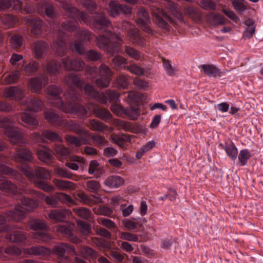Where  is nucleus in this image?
Listing matches in <instances>:
<instances>
[{"label": "nucleus", "mask_w": 263, "mask_h": 263, "mask_svg": "<svg viewBox=\"0 0 263 263\" xmlns=\"http://www.w3.org/2000/svg\"><path fill=\"white\" fill-rule=\"evenodd\" d=\"M199 68L209 77L216 78L220 76V70L213 65L203 64L199 66Z\"/></svg>", "instance_id": "nucleus-24"}, {"label": "nucleus", "mask_w": 263, "mask_h": 263, "mask_svg": "<svg viewBox=\"0 0 263 263\" xmlns=\"http://www.w3.org/2000/svg\"><path fill=\"white\" fill-rule=\"evenodd\" d=\"M119 238L127 241L133 242H137L139 240L138 235L125 232H120L119 234Z\"/></svg>", "instance_id": "nucleus-54"}, {"label": "nucleus", "mask_w": 263, "mask_h": 263, "mask_svg": "<svg viewBox=\"0 0 263 263\" xmlns=\"http://www.w3.org/2000/svg\"><path fill=\"white\" fill-rule=\"evenodd\" d=\"M65 127L69 131L76 133L78 135L85 134L88 135V131L82 128L78 123L70 120L65 124Z\"/></svg>", "instance_id": "nucleus-31"}, {"label": "nucleus", "mask_w": 263, "mask_h": 263, "mask_svg": "<svg viewBox=\"0 0 263 263\" xmlns=\"http://www.w3.org/2000/svg\"><path fill=\"white\" fill-rule=\"evenodd\" d=\"M39 66V63L35 61H31L27 64L25 62L22 66L21 71L24 72L26 75H31L37 70Z\"/></svg>", "instance_id": "nucleus-37"}, {"label": "nucleus", "mask_w": 263, "mask_h": 263, "mask_svg": "<svg viewBox=\"0 0 263 263\" xmlns=\"http://www.w3.org/2000/svg\"><path fill=\"white\" fill-rule=\"evenodd\" d=\"M44 138L51 141H58L62 142V138L59 134L54 132L50 130H45L43 133L42 135H40L37 133H34L32 135V138L37 142H44Z\"/></svg>", "instance_id": "nucleus-17"}, {"label": "nucleus", "mask_w": 263, "mask_h": 263, "mask_svg": "<svg viewBox=\"0 0 263 263\" xmlns=\"http://www.w3.org/2000/svg\"><path fill=\"white\" fill-rule=\"evenodd\" d=\"M37 155L40 160L47 164H50L53 158L52 151L45 146H40L37 148Z\"/></svg>", "instance_id": "nucleus-21"}, {"label": "nucleus", "mask_w": 263, "mask_h": 263, "mask_svg": "<svg viewBox=\"0 0 263 263\" xmlns=\"http://www.w3.org/2000/svg\"><path fill=\"white\" fill-rule=\"evenodd\" d=\"M15 122L8 117L0 120V128L4 129V132L10 141L20 146H24L27 143L23 137L22 132L14 126Z\"/></svg>", "instance_id": "nucleus-6"}, {"label": "nucleus", "mask_w": 263, "mask_h": 263, "mask_svg": "<svg viewBox=\"0 0 263 263\" xmlns=\"http://www.w3.org/2000/svg\"><path fill=\"white\" fill-rule=\"evenodd\" d=\"M124 50L128 55L136 60H139L141 57L140 53L132 47L125 46Z\"/></svg>", "instance_id": "nucleus-63"}, {"label": "nucleus", "mask_w": 263, "mask_h": 263, "mask_svg": "<svg viewBox=\"0 0 263 263\" xmlns=\"http://www.w3.org/2000/svg\"><path fill=\"white\" fill-rule=\"evenodd\" d=\"M64 36H60L56 43H53L52 49L60 56H63L66 52V44Z\"/></svg>", "instance_id": "nucleus-34"}, {"label": "nucleus", "mask_w": 263, "mask_h": 263, "mask_svg": "<svg viewBox=\"0 0 263 263\" xmlns=\"http://www.w3.org/2000/svg\"><path fill=\"white\" fill-rule=\"evenodd\" d=\"M165 7L172 14L180 21L183 20L182 13L180 7L170 0H166Z\"/></svg>", "instance_id": "nucleus-32"}, {"label": "nucleus", "mask_w": 263, "mask_h": 263, "mask_svg": "<svg viewBox=\"0 0 263 263\" xmlns=\"http://www.w3.org/2000/svg\"><path fill=\"white\" fill-rule=\"evenodd\" d=\"M12 7L13 9L21 11L22 3L19 0H0V10H4Z\"/></svg>", "instance_id": "nucleus-28"}, {"label": "nucleus", "mask_w": 263, "mask_h": 263, "mask_svg": "<svg viewBox=\"0 0 263 263\" xmlns=\"http://www.w3.org/2000/svg\"><path fill=\"white\" fill-rule=\"evenodd\" d=\"M127 39L135 45L145 46L146 45L145 39L141 36L137 28H130L127 33Z\"/></svg>", "instance_id": "nucleus-18"}, {"label": "nucleus", "mask_w": 263, "mask_h": 263, "mask_svg": "<svg viewBox=\"0 0 263 263\" xmlns=\"http://www.w3.org/2000/svg\"><path fill=\"white\" fill-rule=\"evenodd\" d=\"M48 81V78L43 75H41L39 77L31 78L29 80L28 88L33 92H40L43 86L47 84Z\"/></svg>", "instance_id": "nucleus-16"}, {"label": "nucleus", "mask_w": 263, "mask_h": 263, "mask_svg": "<svg viewBox=\"0 0 263 263\" xmlns=\"http://www.w3.org/2000/svg\"><path fill=\"white\" fill-rule=\"evenodd\" d=\"M61 67V65L60 63L51 61L48 62L46 70L50 74H55L60 71Z\"/></svg>", "instance_id": "nucleus-49"}, {"label": "nucleus", "mask_w": 263, "mask_h": 263, "mask_svg": "<svg viewBox=\"0 0 263 263\" xmlns=\"http://www.w3.org/2000/svg\"><path fill=\"white\" fill-rule=\"evenodd\" d=\"M184 13L185 15L196 21H200L201 17V13L198 9L187 7Z\"/></svg>", "instance_id": "nucleus-47"}, {"label": "nucleus", "mask_w": 263, "mask_h": 263, "mask_svg": "<svg viewBox=\"0 0 263 263\" xmlns=\"http://www.w3.org/2000/svg\"><path fill=\"white\" fill-rule=\"evenodd\" d=\"M133 136L125 134H117L111 135L110 140L113 141L119 147L125 148V142H132L133 141Z\"/></svg>", "instance_id": "nucleus-26"}, {"label": "nucleus", "mask_w": 263, "mask_h": 263, "mask_svg": "<svg viewBox=\"0 0 263 263\" xmlns=\"http://www.w3.org/2000/svg\"><path fill=\"white\" fill-rule=\"evenodd\" d=\"M12 157V159L17 162L23 163L26 161L31 162L32 160L31 153L26 149H18Z\"/></svg>", "instance_id": "nucleus-22"}, {"label": "nucleus", "mask_w": 263, "mask_h": 263, "mask_svg": "<svg viewBox=\"0 0 263 263\" xmlns=\"http://www.w3.org/2000/svg\"><path fill=\"white\" fill-rule=\"evenodd\" d=\"M234 9L239 12H243L247 9L248 6L243 2L244 0H230Z\"/></svg>", "instance_id": "nucleus-61"}, {"label": "nucleus", "mask_w": 263, "mask_h": 263, "mask_svg": "<svg viewBox=\"0 0 263 263\" xmlns=\"http://www.w3.org/2000/svg\"><path fill=\"white\" fill-rule=\"evenodd\" d=\"M208 23L211 25L218 26L225 24L223 18L219 14L215 13H210L206 15Z\"/></svg>", "instance_id": "nucleus-39"}, {"label": "nucleus", "mask_w": 263, "mask_h": 263, "mask_svg": "<svg viewBox=\"0 0 263 263\" xmlns=\"http://www.w3.org/2000/svg\"><path fill=\"white\" fill-rule=\"evenodd\" d=\"M57 156L60 161L67 159L69 156V149L60 144H55L54 147Z\"/></svg>", "instance_id": "nucleus-38"}, {"label": "nucleus", "mask_w": 263, "mask_h": 263, "mask_svg": "<svg viewBox=\"0 0 263 263\" xmlns=\"http://www.w3.org/2000/svg\"><path fill=\"white\" fill-rule=\"evenodd\" d=\"M110 15L115 17L120 12V4L117 2L112 1L109 4Z\"/></svg>", "instance_id": "nucleus-60"}, {"label": "nucleus", "mask_w": 263, "mask_h": 263, "mask_svg": "<svg viewBox=\"0 0 263 263\" xmlns=\"http://www.w3.org/2000/svg\"><path fill=\"white\" fill-rule=\"evenodd\" d=\"M99 72L100 78L96 81L97 86L99 88L107 87L109 85L112 72L109 68L105 65L102 64L98 70L96 67H89L87 68L86 73L90 76V78L93 79L96 78V73Z\"/></svg>", "instance_id": "nucleus-8"}, {"label": "nucleus", "mask_w": 263, "mask_h": 263, "mask_svg": "<svg viewBox=\"0 0 263 263\" xmlns=\"http://www.w3.org/2000/svg\"><path fill=\"white\" fill-rule=\"evenodd\" d=\"M124 69H127L132 73L137 76H142L144 73V69L137 64H132L128 66H124Z\"/></svg>", "instance_id": "nucleus-52"}, {"label": "nucleus", "mask_w": 263, "mask_h": 263, "mask_svg": "<svg viewBox=\"0 0 263 263\" xmlns=\"http://www.w3.org/2000/svg\"><path fill=\"white\" fill-rule=\"evenodd\" d=\"M73 228V224L66 222L63 224L58 226L57 231L63 236L68 238L72 242L77 243L80 241V239L73 235L72 231Z\"/></svg>", "instance_id": "nucleus-14"}, {"label": "nucleus", "mask_w": 263, "mask_h": 263, "mask_svg": "<svg viewBox=\"0 0 263 263\" xmlns=\"http://www.w3.org/2000/svg\"><path fill=\"white\" fill-rule=\"evenodd\" d=\"M138 18L136 21L137 25L148 34H153V31L149 26L150 18L148 13L143 8H140L137 12Z\"/></svg>", "instance_id": "nucleus-12"}, {"label": "nucleus", "mask_w": 263, "mask_h": 263, "mask_svg": "<svg viewBox=\"0 0 263 263\" xmlns=\"http://www.w3.org/2000/svg\"><path fill=\"white\" fill-rule=\"evenodd\" d=\"M2 23L8 27L13 26L18 22V19L12 15L6 14L1 18Z\"/></svg>", "instance_id": "nucleus-46"}, {"label": "nucleus", "mask_w": 263, "mask_h": 263, "mask_svg": "<svg viewBox=\"0 0 263 263\" xmlns=\"http://www.w3.org/2000/svg\"><path fill=\"white\" fill-rule=\"evenodd\" d=\"M19 168L22 171L25 176L31 181H37L38 178L44 179H50L51 173L48 170L43 167H39L34 170V172L27 165L19 166Z\"/></svg>", "instance_id": "nucleus-10"}, {"label": "nucleus", "mask_w": 263, "mask_h": 263, "mask_svg": "<svg viewBox=\"0 0 263 263\" xmlns=\"http://www.w3.org/2000/svg\"><path fill=\"white\" fill-rule=\"evenodd\" d=\"M115 84L118 87L126 88L129 85L128 78L125 75H120L115 80Z\"/></svg>", "instance_id": "nucleus-57"}, {"label": "nucleus", "mask_w": 263, "mask_h": 263, "mask_svg": "<svg viewBox=\"0 0 263 263\" xmlns=\"http://www.w3.org/2000/svg\"><path fill=\"white\" fill-rule=\"evenodd\" d=\"M224 149L225 150L227 155L232 160H235L238 155V149L234 143L230 142L226 143Z\"/></svg>", "instance_id": "nucleus-42"}, {"label": "nucleus", "mask_w": 263, "mask_h": 263, "mask_svg": "<svg viewBox=\"0 0 263 263\" xmlns=\"http://www.w3.org/2000/svg\"><path fill=\"white\" fill-rule=\"evenodd\" d=\"M124 114L128 116L132 120H136L140 115V111L138 107L131 106L129 109H125Z\"/></svg>", "instance_id": "nucleus-62"}, {"label": "nucleus", "mask_w": 263, "mask_h": 263, "mask_svg": "<svg viewBox=\"0 0 263 263\" xmlns=\"http://www.w3.org/2000/svg\"><path fill=\"white\" fill-rule=\"evenodd\" d=\"M153 20L160 28L169 31L170 26L174 23V21L169 17L162 9L153 6L151 8Z\"/></svg>", "instance_id": "nucleus-9"}, {"label": "nucleus", "mask_w": 263, "mask_h": 263, "mask_svg": "<svg viewBox=\"0 0 263 263\" xmlns=\"http://www.w3.org/2000/svg\"><path fill=\"white\" fill-rule=\"evenodd\" d=\"M61 6L65 9L68 16L69 20L66 24L62 26V30L68 31H76L78 41L73 45V49L80 54L84 53V48L82 41H90L93 35L87 30L78 31V20L83 21L87 25H92V26L99 30L103 29L104 34L96 37L97 46L105 51L113 54L121 52V47L123 43L122 39L117 34L112 33L110 31H108L104 28L108 27L110 25V21L103 14H98V18L93 19L91 22L89 20L87 15L78 11L75 7H72L69 0L61 2Z\"/></svg>", "instance_id": "nucleus-1"}, {"label": "nucleus", "mask_w": 263, "mask_h": 263, "mask_svg": "<svg viewBox=\"0 0 263 263\" xmlns=\"http://www.w3.org/2000/svg\"><path fill=\"white\" fill-rule=\"evenodd\" d=\"M84 91L90 98L95 99L101 103L106 104L108 102H112L110 107L111 110L117 116L125 114V109L118 104L120 94L115 90H108L105 93H99L95 88L91 85L87 84L84 86Z\"/></svg>", "instance_id": "nucleus-4"}, {"label": "nucleus", "mask_w": 263, "mask_h": 263, "mask_svg": "<svg viewBox=\"0 0 263 263\" xmlns=\"http://www.w3.org/2000/svg\"><path fill=\"white\" fill-rule=\"evenodd\" d=\"M80 137H76L71 135H68L65 137V140L68 145H74L77 147L81 146L82 145L88 143V140L89 139L90 134L88 132V135L82 134L79 135Z\"/></svg>", "instance_id": "nucleus-20"}, {"label": "nucleus", "mask_w": 263, "mask_h": 263, "mask_svg": "<svg viewBox=\"0 0 263 263\" xmlns=\"http://www.w3.org/2000/svg\"><path fill=\"white\" fill-rule=\"evenodd\" d=\"M26 24L32 25V33L38 35L41 33L42 29V22L39 18H27Z\"/></svg>", "instance_id": "nucleus-35"}, {"label": "nucleus", "mask_w": 263, "mask_h": 263, "mask_svg": "<svg viewBox=\"0 0 263 263\" xmlns=\"http://www.w3.org/2000/svg\"><path fill=\"white\" fill-rule=\"evenodd\" d=\"M3 96L10 100H22L25 96V91L17 86H10L4 89Z\"/></svg>", "instance_id": "nucleus-15"}, {"label": "nucleus", "mask_w": 263, "mask_h": 263, "mask_svg": "<svg viewBox=\"0 0 263 263\" xmlns=\"http://www.w3.org/2000/svg\"><path fill=\"white\" fill-rule=\"evenodd\" d=\"M32 236L34 239L37 240V242H48L51 238L48 233L40 232L33 233Z\"/></svg>", "instance_id": "nucleus-55"}, {"label": "nucleus", "mask_w": 263, "mask_h": 263, "mask_svg": "<svg viewBox=\"0 0 263 263\" xmlns=\"http://www.w3.org/2000/svg\"><path fill=\"white\" fill-rule=\"evenodd\" d=\"M162 61L163 68L166 73L168 76H173L177 73L178 70L175 67L172 65L171 61L164 58L162 59Z\"/></svg>", "instance_id": "nucleus-45"}, {"label": "nucleus", "mask_w": 263, "mask_h": 263, "mask_svg": "<svg viewBox=\"0 0 263 263\" xmlns=\"http://www.w3.org/2000/svg\"><path fill=\"white\" fill-rule=\"evenodd\" d=\"M91 128L95 131L102 132L104 130H107L109 133H111L114 129L111 127L105 125L102 122L96 120H91L90 122Z\"/></svg>", "instance_id": "nucleus-43"}, {"label": "nucleus", "mask_w": 263, "mask_h": 263, "mask_svg": "<svg viewBox=\"0 0 263 263\" xmlns=\"http://www.w3.org/2000/svg\"><path fill=\"white\" fill-rule=\"evenodd\" d=\"M251 156V153L248 149H244L241 150L238 155L239 165L240 166L245 165Z\"/></svg>", "instance_id": "nucleus-48"}, {"label": "nucleus", "mask_w": 263, "mask_h": 263, "mask_svg": "<svg viewBox=\"0 0 263 263\" xmlns=\"http://www.w3.org/2000/svg\"><path fill=\"white\" fill-rule=\"evenodd\" d=\"M86 186L88 191L94 193H97L101 187L99 182L95 180L87 181Z\"/></svg>", "instance_id": "nucleus-59"}, {"label": "nucleus", "mask_w": 263, "mask_h": 263, "mask_svg": "<svg viewBox=\"0 0 263 263\" xmlns=\"http://www.w3.org/2000/svg\"><path fill=\"white\" fill-rule=\"evenodd\" d=\"M8 160L7 157L0 155V174L1 175H11L18 182L22 183H25V179L19 173L4 165V163H7Z\"/></svg>", "instance_id": "nucleus-13"}, {"label": "nucleus", "mask_w": 263, "mask_h": 263, "mask_svg": "<svg viewBox=\"0 0 263 263\" xmlns=\"http://www.w3.org/2000/svg\"><path fill=\"white\" fill-rule=\"evenodd\" d=\"M55 174L59 177L71 179L72 178V174L66 168L61 167H56L54 170Z\"/></svg>", "instance_id": "nucleus-56"}, {"label": "nucleus", "mask_w": 263, "mask_h": 263, "mask_svg": "<svg viewBox=\"0 0 263 263\" xmlns=\"http://www.w3.org/2000/svg\"><path fill=\"white\" fill-rule=\"evenodd\" d=\"M10 63L14 67H18L20 64L25 63L22 55L17 53H13L10 59Z\"/></svg>", "instance_id": "nucleus-51"}, {"label": "nucleus", "mask_w": 263, "mask_h": 263, "mask_svg": "<svg viewBox=\"0 0 263 263\" xmlns=\"http://www.w3.org/2000/svg\"><path fill=\"white\" fill-rule=\"evenodd\" d=\"M58 200L65 204H70L73 202V199L68 195L64 193H57Z\"/></svg>", "instance_id": "nucleus-64"}, {"label": "nucleus", "mask_w": 263, "mask_h": 263, "mask_svg": "<svg viewBox=\"0 0 263 263\" xmlns=\"http://www.w3.org/2000/svg\"><path fill=\"white\" fill-rule=\"evenodd\" d=\"M114 125L120 129H123L125 131H134L136 133H141L142 130L141 127L138 125H135V130L130 123L120 120H115L114 121Z\"/></svg>", "instance_id": "nucleus-30"}, {"label": "nucleus", "mask_w": 263, "mask_h": 263, "mask_svg": "<svg viewBox=\"0 0 263 263\" xmlns=\"http://www.w3.org/2000/svg\"><path fill=\"white\" fill-rule=\"evenodd\" d=\"M65 83L71 88H69L67 93L65 95L67 104H65L59 97L62 92L60 87L52 85L47 89V92L49 96V102L54 106L61 110L78 116H85L88 112L93 111L96 117L107 121L112 118L111 114L108 109L100 108L92 103H89L87 108L77 103L80 99L81 96L72 87L82 90V83L80 79L73 73L66 76L64 79Z\"/></svg>", "instance_id": "nucleus-2"}, {"label": "nucleus", "mask_w": 263, "mask_h": 263, "mask_svg": "<svg viewBox=\"0 0 263 263\" xmlns=\"http://www.w3.org/2000/svg\"><path fill=\"white\" fill-rule=\"evenodd\" d=\"M20 77V71L15 70L11 74L8 75L5 79L4 84H9L15 83Z\"/></svg>", "instance_id": "nucleus-53"}, {"label": "nucleus", "mask_w": 263, "mask_h": 263, "mask_svg": "<svg viewBox=\"0 0 263 263\" xmlns=\"http://www.w3.org/2000/svg\"><path fill=\"white\" fill-rule=\"evenodd\" d=\"M26 107L27 109L25 110L22 113L21 118L22 121L26 124L28 127L34 128L37 127L39 124V121L34 119L31 111H38L42 109L43 106V103L41 100H35L32 98L28 99L26 103Z\"/></svg>", "instance_id": "nucleus-7"}, {"label": "nucleus", "mask_w": 263, "mask_h": 263, "mask_svg": "<svg viewBox=\"0 0 263 263\" xmlns=\"http://www.w3.org/2000/svg\"><path fill=\"white\" fill-rule=\"evenodd\" d=\"M71 212L68 209L53 210L48 214L49 218L56 221H62L67 217H69Z\"/></svg>", "instance_id": "nucleus-23"}, {"label": "nucleus", "mask_w": 263, "mask_h": 263, "mask_svg": "<svg viewBox=\"0 0 263 263\" xmlns=\"http://www.w3.org/2000/svg\"><path fill=\"white\" fill-rule=\"evenodd\" d=\"M25 11L27 13L30 14L37 12L38 13H45L48 16H52L54 13L53 7L50 4L41 2L38 4L35 9L32 6L27 4L25 7Z\"/></svg>", "instance_id": "nucleus-11"}, {"label": "nucleus", "mask_w": 263, "mask_h": 263, "mask_svg": "<svg viewBox=\"0 0 263 263\" xmlns=\"http://www.w3.org/2000/svg\"><path fill=\"white\" fill-rule=\"evenodd\" d=\"M23 37L18 34H14L10 38V43L14 48H18L23 45Z\"/></svg>", "instance_id": "nucleus-58"}, {"label": "nucleus", "mask_w": 263, "mask_h": 263, "mask_svg": "<svg viewBox=\"0 0 263 263\" xmlns=\"http://www.w3.org/2000/svg\"><path fill=\"white\" fill-rule=\"evenodd\" d=\"M67 251L74 253L73 248L69 247L65 243H62L55 246L52 250L43 246H33L23 250L25 255L30 256L47 257L52 253L55 254L58 256V263H70V260L67 257L64 256V253Z\"/></svg>", "instance_id": "nucleus-5"}, {"label": "nucleus", "mask_w": 263, "mask_h": 263, "mask_svg": "<svg viewBox=\"0 0 263 263\" xmlns=\"http://www.w3.org/2000/svg\"><path fill=\"white\" fill-rule=\"evenodd\" d=\"M77 196L81 202L87 205H92L101 202V200L100 198L92 196V197L94 198V199H92L90 197H89L83 192L79 193L77 194Z\"/></svg>", "instance_id": "nucleus-40"}, {"label": "nucleus", "mask_w": 263, "mask_h": 263, "mask_svg": "<svg viewBox=\"0 0 263 263\" xmlns=\"http://www.w3.org/2000/svg\"><path fill=\"white\" fill-rule=\"evenodd\" d=\"M63 64L65 69L76 71L82 70L84 66V63L79 59L69 60L68 57L63 59Z\"/></svg>", "instance_id": "nucleus-19"}, {"label": "nucleus", "mask_w": 263, "mask_h": 263, "mask_svg": "<svg viewBox=\"0 0 263 263\" xmlns=\"http://www.w3.org/2000/svg\"><path fill=\"white\" fill-rule=\"evenodd\" d=\"M45 117L48 122L53 124L55 126H61L63 124V119L52 109H46L45 112Z\"/></svg>", "instance_id": "nucleus-25"}, {"label": "nucleus", "mask_w": 263, "mask_h": 263, "mask_svg": "<svg viewBox=\"0 0 263 263\" xmlns=\"http://www.w3.org/2000/svg\"><path fill=\"white\" fill-rule=\"evenodd\" d=\"M53 183L57 188L60 190L71 191L76 189L75 184L69 181L54 179Z\"/></svg>", "instance_id": "nucleus-27"}, {"label": "nucleus", "mask_w": 263, "mask_h": 263, "mask_svg": "<svg viewBox=\"0 0 263 263\" xmlns=\"http://www.w3.org/2000/svg\"><path fill=\"white\" fill-rule=\"evenodd\" d=\"M124 183V179L118 176H112L108 177L104 181L105 185L111 187L117 188L122 185Z\"/></svg>", "instance_id": "nucleus-36"}, {"label": "nucleus", "mask_w": 263, "mask_h": 263, "mask_svg": "<svg viewBox=\"0 0 263 263\" xmlns=\"http://www.w3.org/2000/svg\"><path fill=\"white\" fill-rule=\"evenodd\" d=\"M30 194H32L34 197L39 198L43 197L44 200L46 203L47 204L51 205V206L55 207L58 205V200L57 197V194L51 196H45L36 191H32L31 190L30 191Z\"/></svg>", "instance_id": "nucleus-33"}, {"label": "nucleus", "mask_w": 263, "mask_h": 263, "mask_svg": "<svg viewBox=\"0 0 263 263\" xmlns=\"http://www.w3.org/2000/svg\"><path fill=\"white\" fill-rule=\"evenodd\" d=\"M30 229L33 230H46L47 225L45 221L39 219H32L29 221Z\"/></svg>", "instance_id": "nucleus-44"}, {"label": "nucleus", "mask_w": 263, "mask_h": 263, "mask_svg": "<svg viewBox=\"0 0 263 263\" xmlns=\"http://www.w3.org/2000/svg\"><path fill=\"white\" fill-rule=\"evenodd\" d=\"M0 190L12 195L16 200L21 199L22 205H17L14 210L10 211L4 215H0V232H8L11 230L9 226L6 225L7 220L18 221L25 216L27 212H30L36 208L38 203L36 200L22 198L23 193L30 194V189L23 188L18 190L16 186L9 180H6L0 184Z\"/></svg>", "instance_id": "nucleus-3"}, {"label": "nucleus", "mask_w": 263, "mask_h": 263, "mask_svg": "<svg viewBox=\"0 0 263 263\" xmlns=\"http://www.w3.org/2000/svg\"><path fill=\"white\" fill-rule=\"evenodd\" d=\"M12 235H7L6 239L10 242H21L26 240L27 237L21 230H17Z\"/></svg>", "instance_id": "nucleus-41"}, {"label": "nucleus", "mask_w": 263, "mask_h": 263, "mask_svg": "<svg viewBox=\"0 0 263 263\" xmlns=\"http://www.w3.org/2000/svg\"><path fill=\"white\" fill-rule=\"evenodd\" d=\"M97 252L91 248L88 247H84L81 249L79 255L87 258L88 257L96 258L97 257Z\"/></svg>", "instance_id": "nucleus-50"}, {"label": "nucleus", "mask_w": 263, "mask_h": 263, "mask_svg": "<svg viewBox=\"0 0 263 263\" xmlns=\"http://www.w3.org/2000/svg\"><path fill=\"white\" fill-rule=\"evenodd\" d=\"M48 49V44L45 42L37 41L34 43V51L37 59L43 58Z\"/></svg>", "instance_id": "nucleus-29"}]
</instances>
